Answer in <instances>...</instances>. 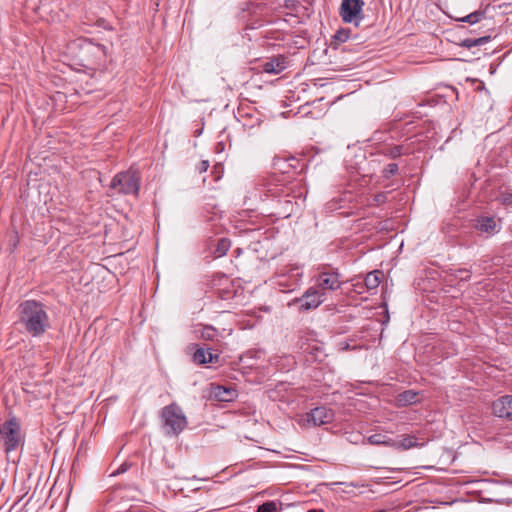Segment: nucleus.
Here are the masks:
<instances>
[{
	"instance_id": "obj_1",
	"label": "nucleus",
	"mask_w": 512,
	"mask_h": 512,
	"mask_svg": "<svg viewBox=\"0 0 512 512\" xmlns=\"http://www.w3.org/2000/svg\"><path fill=\"white\" fill-rule=\"evenodd\" d=\"M17 314L18 325L33 338L43 336L51 328L47 306L41 301L34 299L22 301L17 307Z\"/></svg>"
},
{
	"instance_id": "obj_2",
	"label": "nucleus",
	"mask_w": 512,
	"mask_h": 512,
	"mask_svg": "<svg viewBox=\"0 0 512 512\" xmlns=\"http://www.w3.org/2000/svg\"><path fill=\"white\" fill-rule=\"evenodd\" d=\"M265 189L266 198L275 201L274 214L282 217H290L299 208V197L292 195L294 188L285 184L268 183Z\"/></svg>"
},
{
	"instance_id": "obj_3",
	"label": "nucleus",
	"mask_w": 512,
	"mask_h": 512,
	"mask_svg": "<svg viewBox=\"0 0 512 512\" xmlns=\"http://www.w3.org/2000/svg\"><path fill=\"white\" fill-rule=\"evenodd\" d=\"M0 437L6 453L15 451L23 445L24 437L21 434V425L15 416H11L0 425Z\"/></svg>"
},
{
	"instance_id": "obj_4",
	"label": "nucleus",
	"mask_w": 512,
	"mask_h": 512,
	"mask_svg": "<svg viewBox=\"0 0 512 512\" xmlns=\"http://www.w3.org/2000/svg\"><path fill=\"white\" fill-rule=\"evenodd\" d=\"M161 417L164 429L168 435H178L187 426V419L182 409L176 404H170L162 409Z\"/></svg>"
},
{
	"instance_id": "obj_5",
	"label": "nucleus",
	"mask_w": 512,
	"mask_h": 512,
	"mask_svg": "<svg viewBox=\"0 0 512 512\" xmlns=\"http://www.w3.org/2000/svg\"><path fill=\"white\" fill-rule=\"evenodd\" d=\"M334 420V412L325 406H319L301 416L299 424L302 427L310 428L329 424Z\"/></svg>"
},
{
	"instance_id": "obj_6",
	"label": "nucleus",
	"mask_w": 512,
	"mask_h": 512,
	"mask_svg": "<svg viewBox=\"0 0 512 512\" xmlns=\"http://www.w3.org/2000/svg\"><path fill=\"white\" fill-rule=\"evenodd\" d=\"M325 299L326 293L313 286L308 288L300 298L295 299V302L300 303L301 311H307L317 308Z\"/></svg>"
},
{
	"instance_id": "obj_7",
	"label": "nucleus",
	"mask_w": 512,
	"mask_h": 512,
	"mask_svg": "<svg viewBox=\"0 0 512 512\" xmlns=\"http://www.w3.org/2000/svg\"><path fill=\"white\" fill-rule=\"evenodd\" d=\"M315 287L325 292V290L335 291L341 287L340 275L336 271H322L315 277Z\"/></svg>"
},
{
	"instance_id": "obj_8",
	"label": "nucleus",
	"mask_w": 512,
	"mask_h": 512,
	"mask_svg": "<svg viewBox=\"0 0 512 512\" xmlns=\"http://www.w3.org/2000/svg\"><path fill=\"white\" fill-rule=\"evenodd\" d=\"M363 5L362 0H342L340 7L342 20L346 23L356 20L362 11Z\"/></svg>"
},
{
	"instance_id": "obj_9",
	"label": "nucleus",
	"mask_w": 512,
	"mask_h": 512,
	"mask_svg": "<svg viewBox=\"0 0 512 512\" xmlns=\"http://www.w3.org/2000/svg\"><path fill=\"white\" fill-rule=\"evenodd\" d=\"M128 495L127 486L124 484L113 485L105 495V502L109 508H115L124 502Z\"/></svg>"
},
{
	"instance_id": "obj_10",
	"label": "nucleus",
	"mask_w": 512,
	"mask_h": 512,
	"mask_svg": "<svg viewBox=\"0 0 512 512\" xmlns=\"http://www.w3.org/2000/svg\"><path fill=\"white\" fill-rule=\"evenodd\" d=\"M492 410L495 416L512 420V396L505 395L494 401Z\"/></svg>"
},
{
	"instance_id": "obj_11",
	"label": "nucleus",
	"mask_w": 512,
	"mask_h": 512,
	"mask_svg": "<svg viewBox=\"0 0 512 512\" xmlns=\"http://www.w3.org/2000/svg\"><path fill=\"white\" fill-rule=\"evenodd\" d=\"M211 350V348H198L193 355L194 362L197 364L218 363L220 360L219 354L212 353Z\"/></svg>"
},
{
	"instance_id": "obj_12",
	"label": "nucleus",
	"mask_w": 512,
	"mask_h": 512,
	"mask_svg": "<svg viewBox=\"0 0 512 512\" xmlns=\"http://www.w3.org/2000/svg\"><path fill=\"white\" fill-rule=\"evenodd\" d=\"M475 227L479 232L487 235H493L499 231V225L493 217H480Z\"/></svg>"
},
{
	"instance_id": "obj_13",
	"label": "nucleus",
	"mask_w": 512,
	"mask_h": 512,
	"mask_svg": "<svg viewBox=\"0 0 512 512\" xmlns=\"http://www.w3.org/2000/svg\"><path fill=\"white\" fill-rule=\"evenodd\" d=\"M285 68V58L283 56L274 57L262 64L263 71L269 74H279Z\"/></svg>"
},
{
	"instance_id": "obj_14",
	"label": "nucleus",
	"mask_w": 512,
	"mask_h": 512,
	"mask_svg": "<svg viewBox=\"0 0 512 512\" xmlns=\"http://www.w3.org/2000/svg\"><path fill=\"white\" fill-rule=\"evenodd\" d=\"M424 443H418L415 436H404L401 440L392 442V447L401 450H408L411 448L422 447Z\"/></svg>"
},
{
	"instance_id": "obj_15",
	"label": "nucleus",
	"mask_w": 512,
	"mask_h": 512,
	"mask_svg": "<svg viewBox=\"0 0 512 512\" xmlns=\"http://www.w3.org/2000/svg\"><path fill=\"white\" fill-rule=\"evenodd\" d=\"M288 507L289 504H284L281 500H272L259 505L256 512H279Z\"/></svg>"
},
{
	"instance_id": "obj_16",
	"label": "nucleus",
	"mask_w": 512,
	"mask_h": 512,
	"mask_svg": "<svg viewBox=\"0 0 512 512\" xmlns=\"http://www.w3.org/2000/svg\"><path fill=\"white\" fill-rule=\"evenodd\" d=\"M213 394L217 400L228 402L234 398L235 390L231 388H225L223 386H217L214 388Z\"/></svg>"
},
{
	"instance_id": "obj_17",
	"label": "nucleus",
	"mask_w": 512,
	"mask_h": 512,
	"mask_svg": "<svg viewBox=\"0 0 512 512\" xmlns=\"http://www.w3.org/2000/svg\"><path fill=\"white\" fill-rule=\"evenodd\" d=\"M382 272L379 270L372 271L367 274L365 277L364 283L368 290L376 289L380 282H381V276Z\"/></svg>"
},
{
	"instance_id": "obj_18",
	"label": "nucleus",
	"mask_w": 512,
	"mask_h": 512,
	"mask_svg": "<svg viewBox=\"0 0 512 512\" xmlns=\"http://www.w3.org/2000/svg\"><path fill=\"white\" fill-rule=\"evenodd\" d=\"M111 186L114 189L119 187V192L126 193V186H128V172L123 171L114 176Z\"/></svg>"
},
{
	"instance_id": "obj_19",
	"label": "nucleus",
	"mask_w": 512,
	"mask_h": 512,
	"mask_svg": "<svg viewBox=\"0 0 512 512\" xmlns=\"http://www.w3.org/2000/svg\"><path fill=\"white\" fill-rule=\"evenodd\" d=\"M397 401L401 405H410L418 401V393L407 390L400 393L397 397Z\"/></svg>"
},
{
	"instance_id": "obj_20",
	"label": "nucleus",
	"mask_w": 512,
	"mask_h": 512,
	"mask_svg": "<svg viewBox=\"0 0 512 512\" xmlns=\"http://www.w3.org/2000/svg\"><path fill=\"white\" fill-rule=\"evenodd\" d=\"M368 442L372 445H385L392 447L393 439L384 434L376 433L368 437Z\"/></svg>"
},
{
	"instance_id": "obj_21",
	"label": "nucleus",
	"mask_w": 512,
	"mask_h": 512,
	"mask_svg": "<svg viewBox=\"0 0 512 512\" xmlns=\"http://www.w3.org/2000/svg\"><path fill=\"white\" fill-rule=\"evenodd\" d=\"M218 336L219 332L212 326H204L200 333V337L206 341H215Z\"/></svg>"
},
{
	"instance_id": "obj_22",
	"label": "nucleus",
	"mask_w": 512,
	"mask_h": 512,
	"mask_svg": "<svg viewBox=\"0 0 512 512\" xmlns=\"http://www.w3.org/2000/svg\"><path fill=\"white\" fill-rule=\"evenodd\" d=\"M484 14V11L476 10L464 17L457 18L456 20L466 22L469 24H475L478 23L484 17Z\"/></svg>"
},
{
	"instance_id": "obj_23",
	"label": "nucleus",
	"mask_w": 512,
	"mask_h": 512,
	"mask_svg": "<svg viewBox=\"0 0 512 512\" xmlns=\"http://www.w3.org/2000/svg\"><path fill=\"white\" fill-rule=\"evenodd\" d=\"M489 40H490L489 36L480 37V38H476V39L468 38V39L462 40L460 43V46L465 47V48H472L475 46L483 45V44L487 43Z\"/></svg>"
},
{
	"instance_id": "obj_24",
	"label": "nucleus",
	"mask_w": 512,
	"mask_h": 512,
	"mask_svg": "<svg viewBox=\"0 0 512 512\" xmlns=\"http://www.w3.org/2000/svg\"><path fill=\"white\" fill-rule=\"evenodd\" d=\"M140 188V177L137 172L130 168V191L133 190L135 195L138 194Z\"/></svg>"
},
{
	"instance_id": "obj_25",
	"label": "nucleus",
	"mask_w": 512,
	"mask_h": 512,
	"mask_svg": "<svg viewBox=\"0 0 512 512\" xmlns=\"http://www.w3.org/2000/svg\"><path fill=\"white\" fill-rule=\"evenodd\" d=\"M128 470V459H125L116 469L112 470L109 477H116L124 474Z\"/></svg>"
},
{
	"instance_id": "obj_26",
	"label": "nucleus",
	"mask_w": 512,
	"mask_h": 512,
	"mask_svg": "<svg viewBox=\"0 0 512 512\" xmlns=\"http://www.w3.org/2000/svg\"><path fill=\"white\" fill-rule=\"evenodd\" d=\"M398 172V165L396 163L388 164L383 170V177L390 178Z\"/></svg>"
},
{
	"instance_id": "obj_27",
	"label": "nucleus",
	"mask_w": 512,
	"mask_h": 512,
	"mask_svg": "<svg viewBox=\"0 0 512 512\" xmlns=\"http://www.w3.org/2000/svg\"><path fill=\"white\" fill-rule=\"evenodd\" d=\"M499 201L504 205H512V191H502L498 197Z\"/></svg>"
},
{
	"instance_id": "obj_28",
	"label": "nucleus",
	"mask_w": 512,
	"mask_h": 512,
	"mask_svg": "<svg viewBox=\"0 0 512 512\" xmlns=\"http://www.w3.org/2000/svg\"><path fill=\"white\" fill-rule=\"evenodd\" d=\"M402 154H403L402 146H394L386 152V155H388L391 158H397V157L401 156Z\"/></svg>"
},
{
	"instance_id": "obj_29",
	"label": "nucleus",
	"mask_w": 512,
	"mask_h": 512,
	"mask_svg": "<svg viewBox=\"0 0 512 512\" xmlns=\"http://www.w3.org/2000/svg\"><path fill=\"white\" fill-rule=\"evenodd\" d=\"M229 249V242L225 239H221L218 243L217 251L219 255H225L227 250Z\"/></svg>"
},
{
	"instance_id": "obj_30",
	"label": "nucleus",
	"mask_w": 512,
	"mask_h": 512,
	"mask_svg": "<svg viewBox=\"0 0 512 512\" xmlns=\"http://www.w3.org/2000/svg\"><path fill=\"white\" fill-rule=\"evenodd\" d=\"M209 167V162L206 160H203L199 163L197 169L200 173L206 172Z\"/></svg>"
},
{
	"instance_id": "obj_31",
	"label": "nucleus",
	"mask_w": 512,
	"mask_h": 512,
	"mask_svg": "<svg viewBox=\"0 0 512 512\" xmlns=\"http://www.w3.org/2000/svg\"><path fill=\"white\" fill-rule=\"evenodd\" d=\"M337 38L341 41H345L348 38L347 32L341 31L337 34Z\"/></svg>"
},
{
	"instance_id": "obj_32",
	"label": "nucleus",
	"mask_w": 512,
	"mask_h": 512,
	"mask_svg": "<svg viewBox=\"0 0 512 512\" xmlns=\"http://www.w3.org/2000/svg\"><path fill=\"white\" fill-rule=\"evenodd\" d=\"M384 198H385V196L383 194L377 195L376 196V201L377 202H383Z\"/></svg>"
},
{
	"instance_id": "obj_33",
	"label": "nucleus",
	"mask_w": 512,
	"mask_h": 512,
	"mask_svg": "<svg viewBox=\"0 0 512 512\" xmlns=\"http://www.w3.org/2000/svg\"><path fill=\"white\" fill-rule=\"evenodd\" d=\"M307 512H323V510L322 509H319V510H317V509H309Z\"/></svg>"
},
{
	"instance_id": "obj_34",
	"label": "nucleus",
	"mask_w": 512,
	"mask_h": 512,
	"mask_svg": "<svg viewBox=\"0 0 512 512\" xmlns=\"http://www.w3.org/2000/svg\"><path fill=\"white\" fill-rule=\"evenodd\" d=\"M14 507H15V504L13 506H11V508L9 509L8 512H11V510L14 509Z\"/></svg>"
},
{
	"instance_id": "obj_35",
	"label": "nucleus",
	"mask_w": 512,
	"mask_h": 512,
	"mask_svg": "<svg viewBox=\"0 0 512 512\" xmlns=\"http://www.w3.org/2000/svg\"><path fill=\"white\" fill-rule=\"evenodd\" d=\"M115 464V460L111 462L110 468Z\"/></svg>"
}]
</instances>
